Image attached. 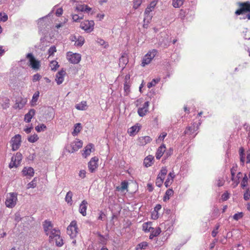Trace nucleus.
Here are the masks:
<instances>
[{
  "instance_id": "f3484780",
  "label": "nucleus",
  "mask_w": 250,
  "mask_h": 250,
  "mask_svg": "<svg viewBox=\"0 0 250 250\" xmlns=\"http://www.w3.org/2000/svg\"><path fill=\"white\" fill-rule=\"evenodd\" d=\"M83 146V142L79 140H76L73 142L71 144L72 151L71 152H74L77 151L81 148Z\"/></svg>"
},
{
  "instance_id": "f257e3e1",
  "label": "nucleus",
  "mask_w": 250,
  "mask_h": 250,
  "mask_svg": "<svg viewBox=\"0 0 250 250\" xmlns=\"http://www.w3.org/2000/svg\"><path fill=\"white\" fill-rule=\"evenodd\" d=\"M42 226L45 234L49 236V242L52 243L55 241L57 246H62L63 242L61 237L60 230L57 228H54L53 225L50 221L45 220Z\"/></svg>"
},
{
  "instance_id": "f8f14e48",
  "label": "nucleus",
  "mask_w": 250,
  "mask_h": 250,
  "mask_svg": "<svg viewBox=\"0 0 250 250\" xmlns=\"http://www.w3.org/2000/svg\"><path fill=\"white\" fill-rule=\"evenodd\" d=\"M235 170L233 168L231 169V180L234 182V187L238 185L240 182V179L242 177V173L240 172H238L237 175L235 176Z\"/></svg>"
},
{
  "instance_id": "a211bd4d",
  "label": "nucleus",
  "mask_w": 250,
  "mask_h": 250,
  "mask_svg": "<svg viewBox=\"0 0 250 250\" xmlns=\"http://www.w3.org/2000/svg\"><path fill=\"white\" fill-rule=\"evenodd\" d=\"M152 141V139L148 136L140 137L138 139V143L140 146H144L150 143Z\"/></svg>"
},
{
  "instance_id": "39448f33",
  "label": "nucleus",
  "mask_w": 250,
  "mask_h": 250,
  "mask_svg": "<svg viewBox=\"0 0 250 250\" xmlns=\"http://www.w3.org/2000/svg\"><path fill=\"white\" fill-rule=\"evenodd\" d=\"M28 60L29 66L34 70H39L41 66L40 62L35 59L32 53H28L26 56Z\"/></svg>"
},
{
  "instance_id": "a18cd8bd",
  "label": "nucleus",
  "mask_w": 250,
  "mask_h": 250,
  "mask_svg": "<svg viewBox=\"0 0 250 250\" xmlns=\"http://www.w3.org/2000/svg\"><path fill=\"white\" fill-rule=\"evenodd\" d=\"M145 17L144 19V21L145 23H146V24H148L150 21L151 20V18L152 17V16L151 15H150V13H147L145 14Z\"/></svg>"
},
{
  "instance_id": "49530a36",
  "label": "nucleus",
  "mask_w": 250,
  "mask_h": 250,
  "mask_svg": "<svg viewBox=\"0 0 250 250\" xmlns=\"http://www.w3.org/2000/svg\"><path fill=\"white\" fill-rule=\"evenodd\" d=\"M147 246V243L146 242H143L142 243H140L136 247V250H138V249L142 250V249H145Z\"/></svg>"
},
{
  "instance_id": "37998d69",
  "label": "nucleus",
  "mask_w": 250,
  "mask_h": 250,
  "mask_svg": "<svg viewBox=\"0 0 250 250\" xmlns=\"http://www.w3.org/2000/svg\"><path fill=\"white\" fill-rule=\"evenodd\" d=\"M10 105V100L9 99L6 98L4 100L3 103L1 104L2 108L4 109H7L9 107Z\"/></svg>"
},
{
  "instance_id": "f03ea898",
  "label": "nucleus",
  "mask_w": 250,
  "mask_h": 250,
  "mask_svg": "<svg viewBox=\"0 0 250 250\" xmlns=\"http://www.w3.org/2000/svg\"><path fill=\"white\" fill-rule=\"evenodd\" d=\"M237 5L238 6L239 8L235 12V15L238 16L248 13L242 19H248V20H250V1H247L245 2H238L237 3Z\"/></svg>"
},
{
  "instance_id": "3c124183",
  "label": "nucleus",
  "mask_w": 250,
  "mask_h": 250,
  "mask_svg": "<svg viewBox=\"0 0 250 250\" xmlns=\"http://www.w3.org/2000/svg\"><path fill=\"white\" fill-rule=\"evenodd\" d=\"M119 61L120 64L122 63L123 65L126 64L128 62V59L124 55H122V56L120 58Z\"/></svg>"
},
{
  "instance_id": "6ab92c4d",
  "label": "nucleus",
  "mask_w": 250,
  "mask_h": 250,
  "mask_svg": "<svg viewBox=\"0 0 250 250\" xmlns=\"http://www.w3.org/2000/svg\"><path fill=\"white\" fill-rule=\"evenodd\" d=\"M87 202L86 200H83L79 207V212L83 216H85L86 215V209Z\"/></svg>"
},
{
  "instance_id": "e2e57ef3",
  "label": "nucleus",
  "mask_w": 250,
  "mask_h": 250,
  "mask_svg": "<svg viewBox=\"0 0 250 250\" xmlns=\"http://www.w3.org/2000/svg\"><path fill=\"white\" fill-rule=\"evenodd\" d=\"M86 171L84 170H81L79 173V176L80 178L83 179L86 176Z\"/></svg>"
},
{
  "instance_id": "bf43d9fd",
  "label": "nucleus",
  "mask_w": 250,
  "mask_h": 250,
  "mask_svg": "<svg viewBox=\"0 0 250 250\" xmlns=\"http://www.w3.org/2000/svg\"><path fill=\"white\" fill-rule=\"evenodd\" d=\"M250 198V190H247L244 194V199L245 200L247 201Z\"/></svg>"
},
{
  "instance_id": "0e129e2a",
  "label": "nucleus",
  "mask_w": 250,
  "mask_h": 250,
  "mask_svg": "<svg viewBox=\"0 0 250 250\" xmlns=\"http://www.w3.org/2000/svg\"><path fill=\"white\" fill-rule=\"evenodd\" d=\"M219 227V226H217L216 227V229L212 231L211 235L213 237H215L216 236V235L218 233L217 230L218 229Z\"/></svg>"
},
{
  "instance_id": "5fc2aeb1",
  "label": "nucleus",
  "mask_w": 250,
  "mask_h": 250,
  "mask_svg": "<svg viewBox=\"0 0 250 250\" xmlns=\"http://www.w3.org/2000/svg\"><path fill=\"white\" fill-rule=\"evenodd\" d=\"M142 0H134L133 2V8L135 9H137L141 4Z\"/></svg>"
},
{
  "instance_id": "2eb2a0df",
  "label": "nucleus",
  "mask_w": 250,
  "mask_h": 250,
  "mask_svg": "<svg viewBox=\"0 0 250 250\" xmlns=\"http://www.w3.org/2000/svg\"><path fill=\"white\" fill-rule=\"evenodd\" d=\"M66 72L63 69L59 71L56 74V81L58 84H61L62 83L64 78L63 77L65 75Z\"/></svg>"
},
{
  "instance_id": "603ef678",
  "label": "nucleus",
  "mask_w": 250,
  "mask_h": 250,
  "mask_svg": "<svg viewBox=\"0 0 250 250\" xmlns=\"http://www.w3.org/2000/svg\"><path fill=\"white\" fill-rule=\"evenodd\" d=\"M8 20V16L4 13H0V22H5Z\"/></svg>"
},
{
  "instance_id": "473e14b6",
  "label": "nucleus",
  "mask_w": 250,
  "mask_h": 250,
  "mask_svg": "<svg viewBox=\"0 0 250 250\" xmlns=\"http://www.w3.org/2000/svg\"><path fill=\"white\" fill-rule=\"evenodd\" d=\"M99 237V243L102 245H104L106 244L107 238L102 235L100 232L97 233Z\"/></svg>"
},
{
  "instance_id": "6e6d98bb",
  "label": "nucleus",
  "mask_w": 250,
  "mask_h": 250,
  "mask_svg": "<svg viewBox=\"0 0 250 250\" xmlns=\"http://www.w3.org/2000/svg\"><path fill=\"white\" fill-rule=\"evenodd\" d=\"M42 77L40 74L39 73H37L33 75L32 78V81L33 82L35 83L37 81H40V80L41 79Z\"/></svg>"
},
{
  "instance_id": "c756f323",
  "label": "nucleus",
  "mask_w": 250,
  "mask_h": 250,
  "mask_svg": "<svg viewBox=\"0 0 250 250\" xmlns=\"http://www.w3.org/2000/svg\"><path fill=\"white\" fill-rule=\"evenodd\" d=\"M174 193V191L172 189H167L163 198L164 201L166 202L167 200H168L170 198V197H171L172 195H173Z\"/></svg>"
},
{
  "instance_id": "c03bdc74",
  "label": "nucleus",
  "mask_w": 250,
  "mask_h": 250,
  "mask_svg": "<svg viewBox=\"0 0 250 250\" xmlns=\"http://www.w3.org/2000/svg\"><path fill=\"white\" fill-rule=\"evenodd\" d=\"M39 139V137L38 135L36 134H34L33 135L29 136L28 138V141L30 143H34L38 141Z\"/></svg>"
},
{
  "instance_id": "09e8293b",
  "label": "nucleus",
  "mask_w": 250,
  "mask_h": 250,
  "mask_svg": "<svg viewBox=\"0 0 250 250\" xmlns=\"http://www.w3.org/2000/svg\"><path fill=\"white\" fill-rule=\"evenodd\" d=\"M164 178L157 176L156 180V185L158 187H161L164 182Z\"/></svg>"
},
{
  "instance_id": "ea45409f",
  "label": "nucleus",
  "mask_w": 250,
  "mask_h": 250,
  "mask_svg": "<svg viewBox=\"0 0 250 250\" xmlns=\"http://www.w3.org/2000/svg\"><path fill=\"white\" fill-rule=\"evenodd\" d=\"M130 85L129 82H125L124 85V92L126 95H127L130 92Z\"/></svg>"
},
{
  "instance_id": "0eeeda50",
  "label": "nucleus",
  "mask_w": 250,
  "mask_h": 250,
  "mask_svg": "<svg viewBox=\"0 0 250 250\" xmlns=\"http://www.w3.org/2000/svg\"><path fill=\"white\" fill-rule=\"evenodd\" d=\"M66 58L69 62L72 64H78L81 60V55L69 51L66 53Z\"/></svg>"
},
{
  "instance_id": "69168bd1",
  "label": "nucleus",
  "mask_w": 250,
  "mask_h": 250,
  "mask_svg": "<svg viewBox=\"0 0 250 250\" xmlns=\"http://www.w3.org/2000/svg\"><path fill=\"white\" fill-rule=\"evenodd\" d=\"M51 63L54 65L53 67H52V70H56L57 69V68H58L59 66L58 62L56 61H52L51 62Z\"/></svg>"
},
{
  "instance_id": "052dcab7",
  "label": "nucleus",
  "mask_w": 250,
  "mask_h": 250,
  "mask_svg": "<svg viewBox=\"0 0 250 250\" xmlns=\"http://www.w3.org/2000/svg\"><path fill=\"white\" fill-rule=\"evenodd\" d=\"M72 19L74 21H77L79 19H82L83 16L81 14L79 15L75 14L73 15Z\"/></svg>"
},
{
  "instance_id": "ddd939ff",
  "label": "nucleus",
  "mask_w": 250,
  "mask_h": 250,
  "mask_svg": "<svg viewBox=\"0 0 250 250\" xmlns=\"http://www.w3.org/2000/svg\"><path fill=\"white\" fill-rule=\"evenodd\" d=\"M149 102H146L142 107H139L138 109V113L140 117H144L148 111Z\"/></svg>"
},
{
  "instance_id": "774afa93",
  "label": "nucleus",
  "mask_w": 250,
  "mask_h": 250,
  "mask_svg": "<svg viewBox=\"0 0 250 250\" xmlns=\"http://www.w3.org/2000/svg\"><path fill=\"white\" fill-rule=\"evenodd\" d=\"M62 12L63 10L62 8H58L56 12V15L59 17L62 15Z\"/></svg>"
},
{
  "instance_id": "4c0bfd02",
  "label": "nucleus",
  "mask_w": 250,
  "mask_h": 250,
  "mask_svg": "<svg viewBox=\"0 0 250 250\" xmlns=\"http://www.w3.org/2000/svg\"><path fill=\"white\" fill-rule=\"evenodd\" d=\"M185 0H172V5L175 8H178L182 6Z\"/></svg>"
},
{
  "instance_id": "393cba45",
  "label": "nucleus",
  "mask_w": 250,
  "mask_h": 250,
  "mask_svg": "<svg viewBox=\"0 0 250 250\" xmlns=\"http://www.w3.org/2000/svg\"><path fill=\"white\" fill-rule=\"evenodd\" d=\"M76 10L78 11L86 12L88 13L91 10V8L87 5H79L76 7Z\"/></svg>"
},
{
  "instance_id": "338daca9",
  "label": "nucleus",
  "mask_w": 250,
  "mask_h": 250,
  "mask_svg": "<svg viewBox=\"0 0 250 250\" xmlns=\"http://www.w3.org/2000/svg\"><path fill=\"white\" fill-rule=\"evenodd\" d=\"M167 135V133L166 132H163L158 138L160 141H163Z\"/></svg>"
},
{
  "instance_id": "bb28decb",
  "label": "nucleus",
  "mask_w": 250,
  "mask_h": 250,
  "mask_svg": "<svg viewBox=\"0 0 250 250\" xmlns=\"http://www.w3.org/2000/svg\"><path fill=\"white\" fill-rule=\"evenodd\" d=\"M140 129V127L137 125H135L128 130V133L130 136H134L137 132H138Z\"/></svg>"
},
{
  "instance_id": "e433bc0d",
  "label": "nucleus",
  "mask_w": 250,
  "mask_h": 250,
  "mask_svg": "<svg viewBox=\"0 0 250 250\" xmlns=\"http://www.w3.org/2000/svg\"><path fill=\"white\" fill-rule=\"evenodd\" d=\"M128 187V182L126 181H123L121 183L120 187H117L116 188L117 190H124L126 189Z\"/></svg>"
},
{
  "instance_id": "7ed1b4c3",
  "label": "nucleus",
  "mask_w": 250,
  "mask_h": 250,
  "mask_svg": "<svg viewBox=\"0 0 250 250\" xmlns=\"http://www.w3.org/2000/svg\"><path fill=\"white\" fill-rule=\"evenodd\" d=\"M17 194L14 192L9 193L7 194L5 202V206L9 208H12L15 206L17 203Z\"/></svg>"
},
{
  "instance_id": "7c9ffc66",
  "label": "nucleus",
  "mask_w": 250,
  "mask_h": 250,
  "mask_svg": "<svg viewBox=\"0 0 250 250\" xmlns=\"http://www.w3.org/2000/svg\"><path fill=\"white\" fill-rule=\"evenodd\" d=\"M72 196L73 193L71 191H69L66 193V195L65 197V201L68 204L70 205H72Z\"/></svg>"
},
{
  "instance_id": "13d9d810",
  "label": "nucleus",
  "mask_w": 250,
  "mask_h": 250,
  "mask_svg": "<svg viewBox=\"0 0 250 250\" xmlns=\"http://www.w3.org/2000/svg\"><path fill=\"white\" fill-rule=\"evenodd\" d=\"M248 180V177L246 174H245L241 182V186L242 188H244L247 186Z\"/></svg>"
},
{
  "instance_id": "79ce46f5",
  "label": "nucleus",
  "mask_w": 250,
  "mask_h": 250,
  "mask_svg": "<svg viewBox=\"0 0 250 250\" xmlns=\"http://www.w3.org/2000/svg\"><path fill=\"white\" fill-rule=\"evenodd\" d=\"M150 232L151 233H152L153 236L156 237L160 234L161 230L159 227H157L155 229L153 228V229H151V231H150Z\"/></svg>"
},
{
  "instance_id": "423d86ee",
  "label": "nucleus",
  "mask_w": 250,
  "mask_h": 250,
  "mask_svg": "<svg viewBox=\"0 0 250 250\" xmlns=\"http://www.w3.org/2000/svg\"><path fill=\"white\" fill-rule=\"evenodd\" d=\"M78 229L77 222L75 220L72 221L67 228V233L71 238L73 239L78 233Z\"/></svg>"
},
{
  "instance_id": "de8ad7c7",
  "label": "nucleus",
  "mask_w": 250,
  "mask_h": 250,
  "mask_svg": "<svg viewBox=\"0 0 250 250\" xmlns=\"http://www.w3.org/2000/svg\"><path fill=\"white\" fill-rule=\"evenodd\" d=\"M36 178H34L33 180L29 183L27 185V188L29 189L30 188H34L36 187Z\"/></svg>"
},
{
  "instance_id": "b1692460",
  "label": "nucleus",
  "mask_w": 250,
  "mask_h": 250,
  "mask_svg": "<svg viewBox=\"0 0 250 250\" xmlns=\"http://www.w3.org/2000/svg\"><path fill=\"white\" fill-rule=\"evenodd\" d=\"M198 128V125L197 124H193L191 126H188L187 128L185 130L186 134H193Z\"/></svg>"
},
{
  "instance_id": "f704fd0d",
  "label": "nucleus",
  "mask_w": 250,
  "mask_h": 250,
  "mask_svg": "<svg viewBox=\"0 0 250 250\" xmlns=\"http://www.w3.org/2000/svg\"><path fill=\"white\" fill-rule=\"evenodd\" d=\"M40 93L39 91H36L32 97V99L31 101V104L32 106H34L36 105V103L38 101Z\"/></svg>"
},
{
  "instance_id": "58836bf2",
  "label": "nucleus",
  "mask_w": 250,
  "mask_h": 250,
  "mask_svg": "<svg viewBox=\"0 0 250 250\" xmlns=\"http://www.w3.org/2000/svg\"><path fill=\"white\" fill-rule=\"evenodd\" d=\"M160 81V78H158L156 79H153L150 82L147 83V87L150 88L154 86H155L157 83H158Z\"/></svg>"
},
{
  "instance_id": "c9c22d12",
  "label": "nucleus",
  "mask_w": 250,
  "mask_h": 250,
  "mask_svg": "<svg viewBox=\"0 0 250 250\" xmlns=\"http://www.w3.org/2000/svg\"><path fill=\"white\" fill-rule=\"evenodd\" d=\"M81 130V124L80 123H77L74 125V129L72 132L73 136H76L78 133L80 132Z\"/></svg>"
},
{
  "instance_id": "cd10ccee",
  "label": "nucleus",
  "mask_w": 250,
  "mask_h": 250,
  "mask_svg": "<svg viewBox=\"0 0 250 250\" xmlns=\"http://www.w3.org/2000/svg\"><path fill=\"white\" fill-rule=\"evenodd\" d=\"M154 158L151 155H149L146 157L144 160V165L146 167H148L152 164V160H153Z\"/></svg>"
},
{
  "instance_id": "72a5a7b5",
  "label": "nucleus",
  "mask_w": 250,
  "mask_h": 250,
  "mask_svg": "<svg viewBox=\"0 0 250 250\" xmlns=\"http://www.w3.org/2000/svg\"><path fill=\"white\" fill-rule=\"evenodd\" d=\"M151 223L147 222L143 224V230L145 232H148L151 231V229H153V228L151 227Z\"/></svg>"
},
{
  "instance_id": "a19ab883",
  "label": "nucleus",
  "mask_w": 250,
  "mask_h": 250,
  "mask_svg": "<svg viewBox=\"0 0 250 250\" xmlns=\"http://www.w3.org/2000/svg\"><path fill=\"white\" fill-rule=\"evenodd\" d=\"M167 172V168L166 167H163L158 174V176L165 179Z\"/></svg>"
},
{
  "instance_id": "4d7b16f0",
  "label": "nucleus",
  "mask_w": 250,
  "mask_h": 250,
  "mask_svg": "<svg viewBox=\"0 0 250 250\" xmlns=\"http://www.w3.org/2000/svg\"><path fill=\"white\" fill-rule=\"evenodd\" d=\"M56 52V48L55 46H51L48 50V53L49 56L53 55Z\"/></svg>"
},
{
  "instance_id": "680f3d73",
  "label": "nucleus",
  "mask_w": 250,
  "mask_h": 250,
  "mask_svg": "<svg viewBox=\"0 0 250 250\" xmlns=\"http://www.w3.org/2000/svg\"><path fill=\"white\" fill-rule=\"evenodd\" d=\"M229 194L228 192L224 193L221 196V199L223 201H227L229 198Z\"/></svg>"
},
{
  "instance_id": "6e6552de",
  "label": "nucleus",
  "mask_w": 250,
  "mask_h": 250,
  "mask_svg": "<svg viewBox=\"0 0 250 250\" xmlns=\"http://www.w3.org/2000/svg\"><path fill=\"white\" fill-rule=\"evenodd\" d=\"M22 156L21 153L17 152L15 156L11 158V161L9 165V167L12 168L14 167H17L21 163Z\"/></svg>"
},
{
  "instance_id": "9b49d317",
  "label": "nucleus",
  "mask_w": 250,
  "mask_h": 250,
  "mask_svg": "<svg viewBox=\"0 0 250 250\" xmlns=\"http://www.w3.org/2000/svg\"><path fill=\"white\" fill-rule=\"evenodd\" d=\"M98 158L97 157H92L88 163L89 170L91 172H94L98 167Z\"/></svg>"
},
{
  "instance_id": "8fccbe9b",
  "label": "nucleus",
  "mask_w": 250,
  "mask_h": 250,
  "mask_svg": "<svg viewBox=\"0 0 250 250\" xmlns=\"http://www.w3.org/2000/svg\"><path fill=\"white\" fill-rule=\"evenodd\" d=\"M46 128V126L44 124H41V125H38L35 127L36 130L38 132H40L42 130H44Z\"/></svg>"
},
{
  "instance_id": "20e7f679",
  "label": "nucleus",
  "mask_w": 250,
  "mask_h": 250,
  "mask_svg": "<svg viewBox=\"0 0 250 250\" xmlns=\"http://www.w3.org/2000/svg\"><path fill=\"white\" fill-rule=\"evenodd\" d=\"M158 53L156 49H153L150 51L146 54L143 58L141 65L142 66H145L150 63L152 60L155 57Z\"/></svg>"
},
{
  "instance_id": "a878e982",
  "label": "nucleus",
  "mask_w": 250,
  "mask_h": 250,
  "mask_svg": "<svg viewBox=\"0 0 250 250\" xmlns=\"http://www.w3.org/2000/svg\"><path fill=\"white\" fill-rule=\"evenodd\" d=\"M157 4V1L153 0L150 2L149 5L146 7L145 10V14L150 13L153 11Z\"/></svg>"
},
{
  "instance_id": "4468645a",
  "label": "nucleus",
  "mask_w": 250,
  "mask_h": 250,
  "mask_svg": "<svg viewBox=\"0 0 250 250\" xmlns=\"http://www.w3.org/2000/svg\"><path fill=\"white\" fill-rule=\"evenodd\" d=\"M22 175L31 178L34 176V170L31 167H24L22 170Z\"/></svg>"
},
{
  "instance_id": "1a4fd4ad",
  "label": "nucleus",
  "mask_w": 250,
  "mask_h": 250,
  "mask_svg": "<svg viewBox=\"0 0 250 250\" xmlns=\"http://www.w3.org/2000/svg\"><path fill=\"white\" fill-rule=\"evenodd\" d=\"M93 21H85L81 23L80 27L87 33H90L94 29Z\"/></svg>"
},
{
  "instance_id": "2f4dec72",
  "label": "nucleus",
  "mask_w": 250,
  "mask_h": 250,
  "mask_svg": "<svg viewBox=\"0 0 250 250\" xmlns=\"http://www.w3.org/2000/svg\"><path fill=\"white\" fill-rule=\"evenodd\" d=\"M84 39L81 36H78V39L75 42V45L78 47L82 46L84 42Z\"/></svg>"
},
{
  "instance_id": "dca6fc26",
  "label": "nucleus",
  "mask_w": 250,
  "mask_h": 250,
  "mask_svg": "<svg viewBox=\"0 0 250 250\" xmlns=\"http://www.w3.org/2000/svg\"><path fill=\"white\" fill-rule=\"evenodd\" d=\"M26 103V99H24L21 98H18L16 101V103L14 105V107L16 109H22L25 105Z\"/></svg>"
},
{
  "instance_id": "9d476101",
  "label": "nucleus",
  "mask_w": 250,
  "mask_h": 250,
  "mask_svg": "<svg viewBox=\"0 0 250 250\" xmlns=\"http://www.w3.org/2000/svg\"><path fill=\"white\" fill-rule=\"evenodd\" d=\"M11 143L12 150L16 151L18 150L21 144V136L19 134L14 136L11 140Z\"/></svg>"
},
{
  "instance_id": "864d4df0",
  "label": "nucleus",
  "mask_w": 250,
  "mask_h": 250,
  "mask_svg": "<svg viewBox=\"0 0 250 250\" xmlns=\"http://www.w3.org/2000/svg\"><path fill=\"white\" fill-rule=\"evenodd\" d=\"M243 213L242 212H238V213H235L233 216V218L235 220L237 221V220L240 219L241 218H242L243 217Z\"/></svg>"
},
{
  "instance_id": "4be33fe9",
  "label": "nucleus",
  "mask_w": 250,
  "mask_h": 250,
  "mask_svg": "<svg viewBox=\"0 0 250 250\" xmlns=\"http://www.w3.org/2000/svg\"><path fill=\"white\" fill-rule=\"evenodd\" d=\"M175 177V175L173 172H170L168 175V177L166 180V181L165 182V186L167 188L169 187L171 184L172 183L173 181V179Z\"/></svg>"
},
{
  "instance_id": "c85d7f7f",
  "label": "nucleus",
  "mask_w": 250,
  "mask_h": 250,
  "mask_svg": "<svg viewBox=\"0 0 250 250\" xmlns=\"http://www.w3.org/2000/svg\"><path fill=\"white\" fill-rule=\"evenodd\" d=\"M87 105L86 101H82L80 103L76 104L75 107L78 110H85L87 108Z\"/></svg>"
},
{
  "instance_id": "412c9836",
  "label": "nucleus",
  "mask_w": 250,
  "mask_h": 250,
  "mask_svg": "<svg viewBox=\"0 0 250 250\" xmlns=\"http://www.w3.org/2000/svg\"><path fill=\"white\" fill-rule=\"evenodd\" d=\"M35 114V110L34 109H31L29 110L28 112L24 116V121L27 123H29Z\"/></svg>"
},
{
  "instance_id": "5701e85b",
  "label": "nucleus",
  "mask_w": 250,
  "mask_h": 250,
  "mask_svg": "<svg viewBox=\"0 0 250 250\" xmlns=\"http://www.w3.org/2000/svg\"><path fill=\"white\" fill-rule=\"evenodd\" d=\"M93 146H94L92 144L87 145L84 148L83 153V156L86 158L87 156L89 155L92 152V149L93 148Z\"/></svg>"
},
{
  "instance_id": "aec40b11",
  "label": "nucleus",
  "mask_w": 250,
  "mask_h": 250,
  "mask_svg": "<svg viewBox=\"0 0 250 250\" xmlns=\"http://www.w3.org/2000/svg\"><path fill=\"white\" fill-rule=\"evenodd\" d=\"M166 147L165 145L163 144L159 146L156 153V158L157 159H160L166 151Z\"/></svg>"
}]
</instances>
